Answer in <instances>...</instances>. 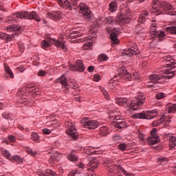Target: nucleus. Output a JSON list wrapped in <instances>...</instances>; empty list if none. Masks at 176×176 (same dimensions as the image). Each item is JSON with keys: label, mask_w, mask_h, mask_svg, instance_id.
<instances>
[{"label": "nucleus", "mask_w": 176, "mask_h": 176, "mask_svg": "<svg viewBox=\"0 0 176 176\" xmlns=\"http://www.w3.org/2000/svg\"><path fill=\"white\" fill-rule=\"evenodd\" d=\"M50 45H54L56 47L62 49L64 52H67V46L65 45V42L64 40H56L54 38H48L46 40L43 41L41 43V47L43 49H46L50 46Z\"/></svg>", "instance_id": "nucleus-1"}, {"label": "nucleus", "mask_w": 176, "mask_h": 176, "mask_svg": "<svg viewBox=\"0 0 176 176\" xmlns=\"http://www.w3.org/2000/svg\"><path fill=\"white\" fill-rule=\"evenodd\" d=\"M14 16H16L18 19H25V20H34L35 21H41V17L36 12H28V11H21L16 12L14 14Z\"/></svg>", "instance_id": "nucleus-2"}, {"label": "nucleus", "mask_w": 176, "mask_h": 176, "mask_svg": "<svg viewBox=\"0 0 176 176\" xmlns=\"http://www.w3.org/2000/svg\"><path fill=\"white\" fill-rule=\"evenodd\" d=\"M164 74H162L161 76L157 74H151L149 76L148 79L153 83H157L159 80H162V79H165V80H167V79H172V78H174V75L175 74V71H171L168 69H166L164 72ZM169 75V76H166Z\"/></svg>", "instance_id": "nucleus-3"}, {"label": "nucleus", "mask_w": 176, "mask_h": 176, "mask_svg": "<svg viewBox=\"0 0 176 176\" xmlns=\"http://www.w3.org/2000/svg\"><path fill=\"white\" fill-rule=\"evenodd\" d=\"M146 100V97H145L144 94H138L135 98L132 100L129 104V109H133V111L140 109V107H141V105H144Z\"/></svg>", "instance_id": "nucleus-4"}, {"label": "nucleus", "mask_w": 176, "mask_h": 176, "mask_svg": "<svg viewBox=\"0 0 176 176\" xmlns=\"http://www.w3.org/2000/svg\"><path fill=\"white\" fill-rule=\"evenodd\" d=\"M65 125L66 126V133L68 134L74 141L78 140V130L75 126V124L71 121H65Z\"/></svg>", "instance_id": "nucleus-5"}, {"label": "nucleus", "mask_w": 176, "mask_h": 176, "mask_svg": "<svg viewBox=\"0 0 176 176\" xmlns=\"http://www.w3.org/2000/svg\"><path fill=\"white\" fill-rule=\"evenodd\" d=\"M56 83H60L66 90H68V87L69 89H73V90L78 91V85H76V82L75 80L71 81L69 85L67 82V78H65V75H62L60 78L56 80Z\"/></svg>", "instance_id": "nucleus-6"}, {"label": "nucleus", "mask_w": 176, "mask_h": 176, "mask_svg": "<svg viewBox=\"0 0 176 176\" xmlns=\"http://www.w3.org/2000/svg\"><path fill=\"white\" fill-rule=\"evenodd\" d=\"M157 116V111L153 110L148 111L145 114L144 112L142 113H136L133 116V119H148L151 120V119H153V118H156Z\"/></svg>", "instance_id": "nucleus-7"}, {"label": "nucleus", "mask_w": 176, "mask_h": 176, "mask_svg": "<svg viewBox=\"0 0 176 176\" xmlns=\"http://www.w3.org/2000/svg\"><path fill=\"white\" fill-rule=\"evenodd\" d=\"M81 124L83 127H85V129L93 130L100 126V122L97 120H89V118L84 117L81 120Z\"/></svg>", "instance_id": "nucleus-8"}, {"label": "nucleus", "mask_w": 176, "mask_h": 176, "mask_svg": "<svg viewBox=\"0 0 176 176\" xmlns=\"http://www.w3.org/2000/svg\"><path fill=\"white\" fill-rule=\"evenodd\" d=\"M79 8L85 19H87V20H91V19H93L91 10H90V8L89 7V6H87V4L82 2L79 4Z\"/></svg>", "instance_id": "nucleus-9"}, {"label": "nucleus", "mask_w": 176, "mask_h": 176, "mask_svg": "<svg viewBox=\"0 0 176 176\" xmlns=\"http://www.w3.org/2000/svg\"><path fill=\"white\" fill-rule=\"evenodd\" d=\"M148 145H156L160 142V137L157 134V129L153 128L151 131V136L147 138Z\"/></svg>", "instance_id": "nucleus-10"}, {"label": "nucleus", "mask_w": 176, "mask_h": 176, "mask_svg": "<svg viewBox=\"0 0 176 176\" xmlns=\"http://www.w3.org/2000/svg\"><path fill=\"white\" fill-rule=\"evenodd\" d=\"M140 50H138V46L136 43H131L130 47L124 50V54H125V56H129V57H131L133 54L138 56Z\"/></svg>", "instance_id": "nucleus-11"}, {"label": "nucleus", "mask_w": 176, "mask_h": 176, "mask_svg": "<svg viewBox=\"0 0 176 176\" xmlns=\"http://www.w3.org/2000/svg\"><path fill=\"white\" fill-rule=\"evenodd\" d=\"M111 119L113 120V124L114 127L118 129H126L127 126L126 125V122L123 119H120L119 116H112Z\"/></svg>", "instance_id": "nucleus-12"}, {"label": "nucleus", "mask_w": 176, "mask_h": 176, "mask_svg": "<svg viewBox=\"0 0 176 176\" xmlns=\"http://www.w3.org/2000/svg\"><path fill=\"white\" fill-rule=\"evenodd\" d=\"M119 170H120V171H121L122 173L124 174V175L134 176V175L133 173L127 172L120 165H115V166L109 168L110 173H113V174H118V173H119Z\"/></svg>", "instance_id": "nucleus-13"}, {"label": "nucleus", "mask_w": 176, "mask_h": 176, "mask_svg": "<svg viewBox=\"0 0 176 176\" xmlns=\"http://www.w3.org/2000/svg\"><path fill=\"white\" fill-rule=\"evenodd\" d=\"M86 67L83 64L82 60H77L76 61V65H69V69L71 71H77L78 72H83Z\"/></svg>", "instance_id": "nucleus-14"}, {"label": "nucleus", "mask_w": 176, "mask_h": 176, "mask_svg": "<svg viewBox=\"0 0 176 176\" xmlns=\"http://www.w3.org/2000/svg\"><path fill=\"white\" fill-rule=\"evenodd\" d=\"M98 166H100V162H98V160L97 158H94L90 160L89 164L87 166V170L88 171H94Z\"/></svg>", "instance_id": "nucleus-15"}, {"label": "nucleus", "mask_w": 176, "mask_h": 176, "mask_svg": "<svg viewBox=\"0 0 176 176\" xmlns=\"http://www.w3.org/2000/svg\"><path fill=\"white\" fill-rule=\"evenodd\" d=\"M4 71H5V74L4 76L5 78H11V79L14 78V74H13V72H12V69H10V67H9V65L8 63H4Z\"/></svg>", "instance_id": "nucleus-16"}, {"label": "nucleus", "mask_w": 176, "mask_h": 176, "mask_svg": "<svg viewBox=\"0 0 176 176\" xmlns=\"http://www.w3.org/2000/svg\"><path fill=\"white\" fill-rule=\"evenodd\" d=\"M58 2L59 6L61 8H65V9H67L68 10H72V6L71 5V3L68 0H56Z\"/></svg>", "instance_id": "nucleus-17"}, {"label": "nucleus", "mask_w": 176, "mask_h": 176, "mask_svg": "<svg viewBox=\"0 0 176 176\" xmlns=\"http://www.w3.org/2000/svg\"><path fill=\"white\" fill-rule=\"evenodd\" d=\"M164 60L166 63L165 67L166 68H168V67H170V68H174V65H175V60L173 58H171L169 56L164 57Z\"/></svg>", "instance_id": "nucleus-18"}, {"label": "nucleus", "mask_w": 176, "mask_h": 176, "mask_svg": "<svg viewBox=\"0 0 176 176\" xmlns=\"http://www.w3.org/2000/svg\"><path fill=\"white\" fill-rule=\"evenodd\" d=\"M38 175L40 176H56L57 173L52 169H47L45 173H41V170L37 171Z\"/></svg>", "instance_id": "nucleus-19"}, {"label": "nucleus", "mask_w": 176, "mask_h": 176, "mask_svg": "<svg viewBox=\"0 0 176 176\" xmlns=\"http://www.w3.org/2000/svg\"><path fill=\"white\" fill-rule=\"evenodd\" d=\"M152 35H155L156 38H158L160 42H162L163 38L166 36V34L164 33V32H159L155 29L153 31H152Z\"/></svg>", "instance_id": "nucleus-20"}, {"label": "nucleus", "mask_w": 176, "mask_h": 176, "mask_svg": "<svg viewBox=\"0 0 176 176\" xmlns=\"http://www.w3.org/2000/svg\"><path fill=\"white\" fill-rule=\"evenodd\" d=\"M14 36V34L12 36V35L10 36L9 34L0 32V38L1 39H3L4 41H6L7 42H10V41H13Z\"/></svg>", "instance_id": "nucleus-21"}, {"label": "nucleus", "mask_w": 176, "mask_h": 176, "mask_svg": "<svg viewBox=\"0 0 176 176\" xmlns=\"http://www.w3.org/2000/svg\"><path fill=\"white\" fill-rule=\"evenodd\" d=\"M0 153L6 157V159H8V160H10L12 162V154H10V152L9 151L5 149V148H0Z\"/></svg>", "instance_id": "nucleus-22"}, {"label": "nucleus", "mask_w": 176, "mask_h": 176, "mask_svg": "<svg viewBox=\"0 0 176 176\" xmlns=\"http://www.w3.org/2000/svg\"><path fill=\"white\" fill-rule=\"evenodd\" d=\"M21 30V28L17 25H12L7 27V31H8V32H16L17 31H20Z\"/></svg>", "instance_id": "nucleus-23"}, {"label": "nucleus", "mask_w": 176, "mask_h": 176, "mask_svg": "<svg viewBox=\"0 0 176 176\" xmlns=\"http://www.w3.org/2000/svg\"><path fill=\"white\" fill-rule=\"evenodd\" d=\"M31 140L32 141H34V142H41V137L39 136V134L36 132H32Z\"/></svg>", "instance_id": "nucleus-24"}, {"label": "nucleus", "mask_w": 176, "mask_h": 176, "mask_svg": "<svg viewBox=\"0 0 176 176\" xmlns=\"http://www.w3.org/2000/svg\"><path fill=\"white\" fill-rule=\"evenodd\" d=\"M85 41H87L82 45L83 50H87L90 49V47H91V46H93V41H91V39H89L87 41V38H86Z\"/></svg>", "instance_id": "nucleus-25"}, {"label": "nucleus", "mask_w": 176, "mask_h": 176, "mask_svg": "<svg viewBox=\"0 0 176 176\" xmlns=\"http://www.w3.org/2000/svg\"><path fill=\"white\" fill-rule=\"evenodd\" d=\"M67 159L69 160L70 162H78L79 158L75 155L74 153H70L66 155Z\"/></svg>", "instance_id": "nucleus-26"}, {"label": "nucleus", "mask_w": 176, "mask_h": 176, "mask_svg": "<svg viewBox=\"0 0 176 176\" xmlns=\"http://www.w3.org/2000/svg\"><path fill=\"white\" fill-rule=\"evenodd\" d=\"M116 104L123 107V105H126V104H127V98H116Z\"/></svg>", "instance_id": "nucleus-27"}, {"label": "nucleus", "mask_w": 176, "mask_h": 176, "mask_svg": "<svg viewBox=\"0 0 176 176\" xmlns=\"http://www.w3.org/2000/svg\"><path fill=\"white\" fill-rule=\"evenodd\" d=\"M117 9H118V3H116V1H111L109 5V12H116Z\"/></svg>", "instance_id": "nucleus-28"}, {"label": "nucleus", "mask_w": 176, "mask_h": 176, "mask_svg": "<svg viewBox=\"0 0 176 176\" xmlns=\"http://www.w3.org/2000/svg\"><path fill=\"white\" fill-rule=\"evenodd\" d=\"M61 15L58 13H47V17L51 19V20H58Z\"/></svg>", "instance_id": "nucleus-29"}, {"label": "nucleus", "mask_w": 176, "mask_h": 176, "mask_svg": "<svg viewBox=\"0 0 176 176\" xmlns=\"http://www.w3.org/2000/svg\"><path fill=\"white\" fill-rule=\"evenodd\" d=\"M157 0H153V3L151 4V10L153 13H155V14L157 13H159V9H157V7H156V4L157 3Z\"/></svg>", "instance_id": "nucleus-30"}, {"label": "nucleus", "mask_w": 176, "mask_h": 176, "mask_svg": "<svg viewBox=\"0 0 176 176\" xmlns=\"http://www.w3.org/2000/svg\"><path fill=\"white\" fill-rule=\"evenodd\" d=\"M166 120V117L163 116L160 120H157L156 121H154L152 124L154 127H156L157 126H160V124H163V122Z\"/></svg>", "instance_id": "nucleus-31"}, {"label": "nucleus", "mask_w": 176, "mask_h": 176, "mask_svg": "<svg viewBox=\"0 0 176 176\" xmlns=\"http://www.w3.org/2000/svg\"><path fill=\"white\" fill-rule=\"evenodd\" d=\"M110 38L113 43H119V39H118V34H116V33L111 32L110 34Z\"/></svg>", "instance_id": "nucleus-32"}, {"label": "nucleus", "mask_w": 176, "mask_h": 176, "mask_svg": "<svg viewBox=\"0 0 176 176\" xmlns=\"http://www.w3.org/2000/svg\"><path fill=\"white\" fill-rule=\"evenodd\" d=\"M119 76L120 78H123L128 72L126 70V67H120L118 69Z\"/></svg>", "instance_id": "nucleus-33"}, {"label": "nucleus", "mask_w": 176, "mask_h": 176, "mask_svg": "<svg viewBox=\"0 0 176 176\" xmlns=\"http://www.w3.org/2000/svg\"><path fill=\"white\" fill-rule=\"evenodd\" d=\"M100 134H101L102 135V137L107 135V134H109V133L108 132V126H103L100 127Z\"/></svg>", "instance_id": "nucleus-34"}, {"label": "nucleus", "mask_w": 176, "mask_h": 176, "mask_svg": "<svg viewBox=\"0 0 176 176\" xmlns=\"http://www.w3.org/2000/svg\"><path fill=\"white\" fill-rule=\"evenodd\" d=\"M176 145L175 136H170L169 138V146L170 148H174Z\"/></svg>", "instance_id": "nucleus-35"}, {"label": "nucleus", "mask_w": 176, "mask_h": 176, "mask_svg": "<svg viewBox=\"0 0 176 176\" xmlns=\"http://www.w3.org/2000/svg\"><path fill=\"white\" fill-rule=\"evenodd\" d=\"M104 23L105 24H109V25H112V24L115 23V21L112 19V17L108 16L104 19Z\"/></svg>", "instance_id": "nucleus-36"}, {"label": "nucleus", "mask_w": 176, "mask_h": 176, "mask_svg": "<svg viewBox=\"0 0 176 176\" xmlns=\"http://www.w3.org/2000/svg\"><path fill=\"white\" fill-rule=\"evenodd\" d=\"M118 148L122 152H124V151H127V144L126 143H120L118 145Z\"/></svg>", "instance_id": "nucleus-37"}, {"label": "nucleus", "mask_w": 176, "mask_h": 176, "mask_svg": "<svg viewBox=\"0 0 176 176\" xmlns=\"http://www.w3.org/2000/svg\"><path fill=\"white\" fill-rule=\"evenodd\" d=\"M12 160H14V162L18 164H20V163L23 162V158H21L19 155H14L13 157H12Z\"/></svg>", "instance_id": "nucleus-38"}, {"label": "nucleus", "mask_w": 176, "mask_h": 176, "mask_svg": "<svg viewBox=\"0 0 176 176\" xmlns=\"http://www.w3.org/2000/svg\"><path fill=\"white\" fill-rule=\"evenodd\" d=\"M168 113H175L176 112V104H170L168 109Z\"/></svg>", "instance_id": "nucleus-39"}, {"label": "nucleus", "mask_w": 176, "mask_h": 176, "mask_svg": "<svg viewBox=\"0 0 176 176\" xmlns=\"http://www.w3.org/2000/svg\"><path fill=\"white\" fill-rule=\"evenodd\" d=\"M166 30L168 32H170V34H176V26L167 27Z\"/></svg>", "instance_id": "nucleus-40"}, {"label": "nucleus", "mask_w": 176, "mask_h": 176, "mask_svg": "<svg viewBox=\"0 0 176 176\" xmlns=\"http://www.w3.org/2000/svg\"><path fill=\"white\" fill-rule=\"evenodd\" d=\"M98 58L100 61H107L108 60V56L105 54H100L98 56Z\"/></svg>", "instance_id": "nucleus-41"}, {"label": "nucleus", "mask_w": 176, "mask_h": 176, "mask_svg": "<svg viewBox=\"0 0 176 176\" xmlns=\"http://www.w3.org/2000/svg\"><path fill=\"white\" fill-rule=\"evenodd\" d=\"M70 3L72 5V9L78 8V0H72Z\"/></svg>", "instance_id": "nucleus-42"}, {"label": "nucleus", "mask_w": 176, "mask_h": 176, "mask_svg": "<svg viewBox=\"0 0 176 176\" xmlns=\"http://www.w3.org/2000/svg\"><path fill=\"white\" fill-rule=\"evenodd\" d=\"M70 176H83L80 175V172L78 171V170H73L71 173Z\"/></svg>", "instance_id": "nucleus-43"}, {"label": "nucleus", "mask_w": 176, "mask_h": 176, "mask_svg": "<svg viewBox=\"0 0 176 176\" xmlns=\"http://www.w3.org/2000/svg\"><path fill=\"white\" fill-rule=\"evenodd\" d=\"M155 98H157V100H162V98H164V93L163 92L157 93L155 95Z\"/></svg>", "instance_id": "nucleus-44"}, {"label": "nucleus", "mask_w": 176, "mask_h": 176, "mask_svg": "<svg viewBox=\"0 0 176 176\" xmlns=\"http://www.w3.org/2000/svg\"><path fill=\"white\" fill-rule=\"evenodd\" d=\"M122 140V138L118 135H114L113 137V141L115 142H119V141Z\"/></svg>", "instance_id": "nucleus-45"}, {"label": "nucleus", "mask_w": 176, "mask_h": 176, "mask_svg": "<svg viewBox=\"0 0 176 176\" xmlns=\"http://www.w3.org/2000/svg\"><path fill=\"white\" fill-rule=\"evenodd\" d=\"M102 93L103 96L105 97L106 100H109V94H108V91H107V90L102 89Z\"/></svg>", "instance_id": "nucleus-46"}, {"label": "nucleus", "mask_w": 176, "mask_h": 176, "mask_svg": "<svg viewBox=\"0 0 176 176\" xmlns=\"http://www.w3.org/2000/svg\"><path fill=\"white\" fill-rule=\"evenodd\" d=\"M26 90H28L30 93H36V89H34V87H32V86L28 87L26 88Z\"/></svg>", "instance_id": "nucleus-47"}, {"label": "nucleus", "mask_w": 176, "mask_h": 176, "mask_svg": "<svg viewBox=\"0 0 176 176\" xmlns=\"http://www.w3.org/2000/svg\"><path fill=\"white\" fill-rule=\"evenodd\" d=\"M76 167L77 168H80V170H83V168H86V166L84 165L83 163H78L77 165H76Z\"/></svg>", "instance_id": "nucleus-48"}, {"label": "nucleus", "mask_w": 176, "mask_h": 176, "mask_svg": "<svg viewBox=\"0 0 176 176\" xmlns=\"http://www.w3.org/2000/svg\"><path fill=\"white\" fill-rule=\"evenodd\" d=\"M16 69L19 72H24L25 71V67H24L23 65H19V67H16Z\"/></svg>", "instance_id": "nucleus-49"}, {"label": "nucleus", "mask_w": 176, "mask_h": 176, "mask_svg": "<svg viewBox=\"0 0 176 176\" xmlns=\"http://www.w3.org/2000/svg\"><path fill=\"white\" fill-rule=\"evenodd\" d=\"M27 152L29 155H31V156H35V155H36V151H32L31 148H28Z\"/></svg>", "instance_id": "nucleus-50"}, {"label": "nucleus", "mask_w": 176, "mask_h": 176, "mask_svg": "<svg viewBox=\"0 0 176 176\" xmlns=\"http://www.w3.org/2000/svg\"><path fill=\"white\" fill-rule=\"evenodd\" d=\"M122 78H124V79H126V80H131V74H130L129 72L126 73V74L125 76H124Z\"/></svg>", "instance_id": "nucleus-51"}, {"label": "nucleus", "mask_w": 176, "mask_h": 176, "mask_svg": "<svg viewBox=\"0 0 176 176\" xmlns=\"http://www.w3.org/2000/svg\"><path fill=\"white\" fill-rule=\"evenodd\" d=\"M42 131L43 134H45L46 135H49V134L52 133V131H50V129H43Z\"/></svg>", "instance_id": "nucleus-52"}, {"label": "nucleus", "mask_w": 176, "mask_h": 176, "mask_svg": "<svg viewBox=\"0 0 176 176\" xmlns=\"http://www.w3.org/2000/svg\"><path fill=\"white\" fill-rule=\"evenodd\" d=\"M155 82H153L151 80H150L147 82L146 87H155Z\"/></svg>", "instance_id": "nucleus-53"}, {"label": "nucleus", "mask_w": 176, "mask_h": 176, "mask_svg": "<svg viewBox=\"0 0 176 176\" xmlns=\"http://www.w3.org/2000/svg\"><path fill=\"white\" fill-rule=\"evenodd\" d=\"M100 80H101V76H100V75L96 74V75L94 76V80L95 82H99Z\"/></svg>", "instance_id": "nucleus-54"}, {"label": "nucleus", "mask_w": 176, "mask_h": 176, "mask_svg": "<svg viewBox=\"0 0 176 176\" xmlns=\"http://www.w3.org/2000/svg\"><path fill=\"white\" fill-rule=\"evenodd\" d=\"M50 159H52V160H56V159H57V153H51Z\"/></svg>", "instance_id": "nucleus-55"}, {"label": "nucleus", "mask_w": 176, "mask_h": 176, "mask_svg": "<svg viewBox=\"0 0 176 176\" xmlns=\"http://www.w3.org/2000/svg\"><path fill=\"white\" fill-rule=\"evenodd\" d=\"M155 30H156V24L152 23L151 26V30H150L151 35H152V34H153V32H152V31H155Z\"/></svg>", "instance_id": "nucleus-56"}, {"label": "nucleus", "mask_w": 176, "mask_h": 176, "mask_svg": "<svg viewBox=\"0 0 176 176\" xmlns=\"http://www.w3.org/2000/svg\"><path fill=\"white\" fill-rule=\"evenodd\" d=\"M46 74V71L40 70L38 72V76H45V74Z\"/></svg>", "instance_id": "nucleus-57"}, {"label": "nucleus", "mask_w": 176, "mask_h": 176, "mask_svg": "<svg viewBox=\"0 0 176 176\" xmlns=\"http://www.w3.org/2000/svg\"><path fill=\"white\" fill-rule=\"evenodd\" d=\"M19 50L20 52V53H23V52H24V45H21V44H19Z\"/></svg>", "instance_id": "nucleus-58"}, {"label": "nucleus", "mask_w": 176, "mask_h": 176, "mask_svg": "<svg viewBox=\"0 0 176 176\" xmlns=\"http://www.w3.org/2000/svg\"><path fill=\"white\" fill-rule=\"evenodd\" d=\"M8 21H11L12 23H16V22H17V21L16 20V19H14V17H13V16H9V17L8 18Z\"/></svg>", "instance_id": "nucleus-59"}, {"label": "nucleus", "mask_w": 176, "mask_h": 176, "mask_svg": "<svg viewBox=\"0 0 176 176\" xmlns=\"http://www.w3.org/2000/svg\"><path fill=\"white\" fill-rule=\"evenodd\" d=\"M112 32H114V34H118L119 32H120V28H115L113 29Z\"/></svg>", "instance_id": "nucleus-60"}, {"label": "nucleus", "mask_w": 176, "mask_h": 176, "mask_svg": "<svg viewBox=\"0 0 176 176\" xmlns=\"http://www.w3.org/2000/svg\"><path fill=\"white\" fill-rule=\"evenodd\" d=\"M2 117L4 119H9L10 118V114H9V113H3Z\"/></svg>", "instance_id": "nucleus-61"}, {"label": "nucleus", "mask_w": 176, "mask_h": 176, "mask_svg": "<svg viewBox=\"0 0 176 176\" xmlns=\"http://www.w3.org/2000/svg\"><path fill=\"white\" fill-rule=\"evenodd\" d=\"M8 139L10 140V141L11 142H14V141H16V138H15L14 136H13V135H10V136L8 137Z\"/></svg>", "instance_id": "nucleus-62"}, {"label": "nucleus", "mask_w": 176, "mask_h": 176, "mask_svg": "<svg viewBox=\"0 0 176 176\" xmlns=\"http://www.w3.org/2000/svg\"><path fill=\"white\" fill-rule=\"evenodd\" d=\"M87 71H88V72H94V66H89Z\"/></svg>", "instance_id": "nucleus-63"}, {"label": "nucleus", "mask_w": 176, "mask_h": 176, "mask_svg": "<svg viewBox=\"0 0 176 176\" xmlns=\"http://www.w3.org/2000/svg\"><path fill=\"white\" fill-rule=\"evenodd\" d=\"M167 161V158L166 157H161L158 159V162H160V163H163L164 162Z\"/></svg>", "instance_id": "nucleus-64"}]
</instances>
